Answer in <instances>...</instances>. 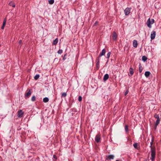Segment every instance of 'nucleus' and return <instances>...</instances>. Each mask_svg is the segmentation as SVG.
I'll return each mask as SVG.
<instances>
[{
    "mask_svg": "<svg viewBox=\"0 0 161 161\" xmlns=\"http://www.w3.org/2000/svg\"><path fill=\"white\" fill-rule=\"evenodd\" d=\"M66 56H67V54H65L63 58V59L64 60L66 59Z\"/></svg>",
    "mask_w": 161,
    "mask_h": 161,
    "instance_id": "nucleus-32",
    "label": "nucleus"
},
{
    "mask_svg": "<svg viewBox=\"0 0 161 161\" xmlns=\"http://www.w3.org/2000/svg\"><path fill=\"white\" fill-rule=\"evenodd\" d=\"M54 3V0H49L48 1V3L50 4H52Z\"/></svg>",
    "mask_w": 161,
    "mask_h": 161,
    "instance_id": "nucleus-26",
    "label": "nucleus"
},
{
    "mask_svg": "<svg viewBox=\"0 0 161 161\" xmlns=\"http://www.w3.org/2000/svg\"><path fill=\"white\" fill-rule=\"evenodd\" d=\"M98 23L97 21H96L94 24V26L96 25H97L98 24Z\"/></svg>",
    "mask_w": 161,
    "mask_h": 161,
    "instance_id": "nucleus-39",
    "label": "nucleus"
},
{
    "mask_svg": "<svg viewBox=\"0 0 161 161\" xmlns=\"http://www.w3.org/2000/svg\"><path fill=\"white\" fill-rule=\"evenodd\" d=\"M125 131L127 132L128 131V125H125Z\"/></svg>",
    "mask_w": 161,
    "mask_h": 161,
    "instance_id": "nucleus-25",
    "label": "nucleus"
},
{
    "mask_svg": "<svg viewBox=\"0 0 161 161\" xmlns=\"http://www.w3.org/2000/svg\"><path fill=\"white\" fill-rule=\"evenodd\" d=\"M139 70L140 73H141L143 70V68L141 64L140 63L139 64Z\"/></svg>",
    "mask_w": 161,
    "mask_h": 161,
    "instance_id": "nucleus-16",
    "label": "nucleus"
},
{
    "mask_svg": "<svg viewBox=\"0 0 161 161\" xmlns=\"http://www.w3.org/2000/svg\"><path fill=\"white\" fill-rule=\"evenodd\" d=\"M150 74L151 73L149 71H146L145 73V75L147 78L149 77Z\"/></svg>",
    "mask_w": 161,
    "mask_h": 161,
    "instance_id": "nucleus-15",
    "label": "nucleus"
},
{
    "mask_svg": "<svg viewBox=\"0 0 161 161\" xmlns=\"http://www.w3.org/2000/svg\"><path fill=\"white\" fill-rule=\"evenodd\" d=\"M110 54H111V52H108L107 54V56H106V57L108 58H109L110 56Z\"/></svg>",
    "mask_w": 161,
    "mask_h": 161,
    "instance_id": "nucleus-28",
    "label": "nucleus"
},
{
    "mask_svg": "<svg viewBox=\"0 0 161 161\" xmlns=\"http://www.w3.org/2000/svg\"><path fill=\"white\" fill-rule=\"evenodd\" d=\"M12 6L13 7H15V4L14 3H13L12 4Z\"/></svg>",
    "mask_w": 161,
    "mask_h": 161,
    "instance_id": "nucleus-40",
    "label": "nucleus"
},
{
    "mask_svg": "<svg viewBox=\"0 0 161 161\" xmlns=\"http://www.w3.org/2000/svg\"><path fill=\"white\" fill-rule=\"evenodd\" d=\"M67 96V93L66 92H63L61 94V97H65Z\"/></svg>",
    "mask_w": 161,
    "mask_h": 161,
    "instance_id": "nucleus-22",
    "label": "nucleus"
},
{
    "mask_svg": "<svg viewBox=\"0 0 161 161\" xmlns=\"http://www.w3.org/2000/svg\"><path fill=\"white\" fill-rule=\"evenodd\" d=\"M22 42V41L21 40H20L19 41V43H21Z\"/></svg>",
    "mask_w": 161,
    "mask_h": 161,
    "instance_id": "nucleus-44",
    "label": "nucleus"
},
{
    "mask_svg": "<svg viewBox=\"0 0 161 161\" xmlns=\"http://www.w3.org/2000/svg\"><path fill=\"white\" fill-rule=\"evenodd\" d=\"M49 101V99L48 97H45L43 98V102L44 103H47Z\"/></svg>",
    "mask_w": 161,
    "mask_h": 161,
    "instance_id": "nucleus-17",
    "label": "nucleus"
},
{
    "mask_svg": "<svg viewBox=\"0 0 161 161\" xmlns=\"http://www.w3.org/2000/svg\"><path fill=\"white\" fill-rule=\"evenodd\" d=\"M95 140L97 143L100 142V135L99 134H98L96 136L95 138Z\"/></svg>",
    "mask_w": 161,
    "mask_h": 161,
    "instance_id": "nucleus-6",
    "label": "nucleus"
},
{
    "mask_svg": "<svg viewBox=\"0 0 161 161\" xmlns=\"http://www.w3.org/2000/svg\"><path fill=\"white\" fill-rule=\"evenodd\" d=\"M28 91L26 92V93H25V99H26L27 98H28L31 95L32 92V90H27V91Z\"/></svg>",
    "mask_w": 161,
    "mask_h": 161,
    "instance_id": "nucleus-2",
    "label": "nucleus"
},
{
    "mask_svg": "<svg viewBox=\"0 0 161 161\" xmlns=\"http://www.w3.org/2000/svg\"><path fill=\"white\" fill-rule=\"evenodd\" d=\"M147 160H149V159H148H148H146V160H145V161H147Z\"/></svg>",
    "mask_w": 161,
    "mask_h": 161,
    "instance_id": "nucleus-45",
    "label": "nucleus"
},
{
    "mask_svg": "<svg viewBox=\"0 0 161 161\" xmlns=\"http://www.w3.org/2000/svg\"><path fill=\"white\" fill-rule=\"evenodd\" d=\"M36 97L35 96H33L31 98V100L32 102H34L36 100Z\"/></svg>",
    "mask_w": 161,
    "mask_h": 161,
    "instance_id": "nucleus-23",
    "label": "nucleus"
},
{
    "mask_svg": "<svg viewBox=\"0 0 161 161\" xmlns=\"http://www.w3.org/2000/svg\"><path fill=\"white\" fill-rule=\"evenodd\" d=\"M157 126L158 125H155V126L154 127L155 130H156L157 129Z\"/></svg>",
    "mask_w": 161,
    "mask_h": 161,
    "instance_id": "nucleus-42",
    "label": "nucleus"
},
{
    "mask_svg": "<svg viewBox=\"0 0 161 161\" xmlns=\"http://www.w3.org/2000/svg\"><path fill=\"white\" fill-rule=\"evenodd\" d=\"M6 18H5L4 20H3V24H6Z\"/></svg>",
    "mask_w": 161,
    "mask_h": 161,
    "instance_id": "nucleus-36",
    "label": "nucleus"
},
{
    "mask_svg": "<svg viewBox=\"0 0 161 161\" xmlns=\"http://www.w3.org/2000/svg\"><path fill=\"white\" fill-rule=\"evenodd\" d=\"M160 119H157V120H156V122L155 123V125H158V124L160 123Z\"/></svg>",
    "mask_w": 161,
    "mask_h": 161,
    "instance_id": "nucleus-19",
    "label": "nucleus"
},
{
    "mask_svg": "<svg viewBox=\"0 0 161 161\" xmlns=\"http://www.w3.org/2000/svg\"><path fill=\"white\" fill-rule=\"evenodd\" d=\"M40 75L39 74L36 75L34 77V79L35 80H37L39 77Z\"/></svg>",
    "mask_w": 161,
    "mask_h": 161,
    "instance_id": "nucleus-20",
    "label": "nucleus"
},
{
    "mask_svg": "<svg viewBox=\"0 0 161 161\" xmlns=\"http://www.w3.org/2000/svg\"><path fill=\"white\" fill-rule=\"evenodd\" d=\"M154 117L156 118L157 119H160L159 116L158 114H155L154 115Z\"/></svg>",
    "mask_w": 161,
    "mask_h": 161,
    "instance_id": "nucleus-18",
    "label": "nucleus"
},
{
    "mask_svg": "<svg viewBox=\"0 0 161 161\" xmlns=\"http://www.w3.org/2000/svg\"><path fill=\"white\" fill-rule=\"evenodd\" d=\"M147 57H146L145 56H144L142 57V59L144 62L146 61L147 60Z\"/></svg>",
    "mask_w": 161,
    "mask_h": 161,
    "instance_id": "nucleus-24",
    "label": "nucleus"
},
{
    "mask_svg": "<svg viewBox=\"0 0 161 161\" xmlns=\"http://www.w3.org/2000/svg\"><path fill=\"white\" fill-rule=\"evenodd\" d=\"M109 77V76L108 74H105L103 77V79L105 81V80H107L108 79Z\"/></svg>",
    "mask_w": 161,
    "mask_h": 161,
    "instance_id": "nucleus-12",
    "label": "nucleus"
},
{
    "mask_svg": "<svg viewBox=\"0 0 161 161\" xmlns=\"http://www.w3.org/2000/svg\"><path fill=\"white\" fill-rule=\"evenodd\" d=\"M107 157L108 160H111L114 159V156L113 155H110L107 156Z\"/></svg>",
    "mask_w": 161,
    "mask_h": 161,
    "instance_id": "nucleus-11",
    "label": "nucleus"
},
{
    "mask_svg": "<svg viewBox=\"0 0 161 161\" xmlns=\"http://www.w3.org/2000/svg\"><path fill=\"white\" fill-rule=\"evenodd\" d=\"M96 66L97 70H98L99 68V63L97 62Z\"/></svg>",
    "mask_w": 161,
    "mask_h": 161,
    "instance_id": "nucleus-21",
    "label": "nucleus"
},
{
    "mask_svg": "<svg viewBox=\"0 0 161 161\" xmlns=\"http://www.w3.org/2000/svg\"><path fill=\"white\" fill-rule=\"evenodd\" d=\"M82 97L81 96H79L78 97V101L79 102H81L82 101Z\"/></svg>",
    "mask_w": 161,
    "mask_h": 161,
    "instance_id": "nucleus-31",
    "label": "nucleus"
},
{
    "mask_svg": "<svg viewBox=\"0 0 161 161\" xmlns=\"http://www.w3.org/2000/svg\"><path fill=\"white\" fill-rule=\"evenodd\" d=\"M113 39V40L116 41L117 38V35L115 32L114 31L113 34L112 36Z\"/></svg>",
    "mask_w": 161,
    "mask_h": 161,
    "instance_id": "nucleus-8",
    "label": "nucleus"
},
{
    "mask_svg": "<svg viewBox=\"0 0 161 161\" xmlns=\"http://www.w3.org/2000/svg\"><path fill=\"white\" fill-rule=\"evenodd\" d=\"M58 38H56L55 39L53 42L52 45H56L58 43Z\"/></svg>",
    "mask_w": 161,
    "mask_h": 161,
    "instance_id": "nucleus-14",
    "label": "nucleus"
},
{
    "mask_svg": "<svg viewBox=\"0 0 161 161\" xmlns=\"http://www.w3.org/2000/svg\"><path fill=\"white\" fill-rule=\"evenodd\" d=\"M147 25V26L150 28H151L152 27V23L151 20L149 18L147 22L146 23Z\"/></svg>",
    "mask_w": 161,
    "mask_h": 161,
    "instance_id": "nucleus-5",
    "label": "nucleus"
},
{
    "mask_svg": "<svg viewBox=\"0 0 161 161\" xmlns=\"http://www.w3.org/2000/svg\"><path fill=\"white\" fill-rule=\"evenodd\" d=\"M8 4H9V5H10V3H9Z\"/></svg>",
    "mask_w": 161,
    "mask_h": 161,
    "instance_id": "nucleus-46",
    "label": "nucleus"
},
{
    "mask_svg": "<svg viewBox=\"0 0 161 161\" xmlns=\"http://www.w3.org/2000/svg\"><path fill=\"white\" fill-rule=\"evenodd\" d=\"M131 9V8H127L125 9L124 10V13L126 15H128L130 14Z\"/></svg>",
    "mask_w": 161,
    "mask_h": 161,
    "instance_id": "nucleus-3",
    "label": "nucleus"
},
{
    "mask_svg": "<svg viewBox=\"0 0 161 161\" xmlns=\"http://www.w3.org/2000/svg\"><path fill=\"white\" fill-rule=\"evenodd\" d=\"M24 113L22 110H20L18 112V116L19 118H21L23 117Z\"/></svg>",
    "mask_w": 161,
    "mask_h": 161,
    "instance_id": "nucleus-7",
    "label": "nucleus"
},
{
    "mask_svg": "<svg viewBox=\"0 0 161 161\" xmlns=\"http://www.w3.org/2000/svg\"><path fill=\"white\" fill-rule=\"evenodd\" d=\"M100 57H99V56H98V57L96 58V62L97 63H99Z\"/></svg>",
    "mask_w": 161,
    "mask_h": 161,
    "instance_id": "nucleus-29",
    "label": "nucleus"
},
{
    "mask_svg": "<svg viewBox=\"0 0 161 161\" xmlns=\"http://www.w3.org/2000/svg\"><path fill=\"white\" fill-rule=\"evenodd\" d=\"M63 53V50L62 49H59L58 52V53L59 54H61Z\"/></svg>",
    "mask_w": 161,
    "mask_h": 161,
    "instance_id": "nucleus-30",
    "label": "nucleus"
},
{
    "mask_svg": "<svg viewBox=\"0 0 161 161\" xmlns=\"http://www.w3.org/2000/svg\"><path fill=\"white\" fill-rule=\"evenodd\" d=\"M138 45L137 41L136 40H134L133 42V46L135 47H136Z\"/></svg>",
    "mask_w": 161,
    "mask_h": 161,
    "instance_id": "nucleus-10",
    "label": "nucleus"
},
{
    "mask_svg": "<svg viewBox=\"0 0 161 161\" xmlns=\"http://www.w3.org/2000/svg\"><path fill=\"white\" fill-rule=\"evenodd\" d=\"M138 143H135L133 144V146L136 149H137Z\"/></svg>",
    "mask_w": 161,
    "mask_h": 161,
    "instance_id": "nucleus-27",
    "label": "nucleus"
},
{
    "mask_svg": "<svg viewBox=\"0 0 161 161\" xmlns=\"http://www.w3.org/2000/svg\"><path fill=\"white\" fill-rule=\"evenodd\" d=\"M12 13H13V14H14V13H16V11L15 10H14V11H13L12 12Z\"/></svg>",
    "mask_w": 161,
    "mask_h": 161,
    "instance_id": "nucleus-43",
    "label": "nucleus"
},
{
    "mask_svg": "<svg viewBox=\"0 0 161 161\" xmlns=\"http://www.w3.org/2000/svg\"><path fill=\"white\" fill-rule=\"evenodd\" d=\"M5 25V24H3V25L1 27V29H3L4 28Z\"/></svg>",
    "mask_w": 161,
    "mask_h": 161,
    "instance_id": "nucleus-38",
    "label": "nucleus"
},
{
    "mask_svg": "<svg viewBox=\"0 0 161 161\" xmlns=\"http://www.w3.org/2000/svg\"><path fill=\"white\" fill-rule=\"evenodd\" d=\"M156 36V32L154 31H152L150 37L151 40H153L154 39L155 37Z\"/></svg>",
    "mask_w": 161,
    "mask_h": 161,
    "instance_id": "nucleus-4",
    "label": "nucleus"
},
{
    "mask_svg": "<svg viewBox=\"0 0 161 161\" xmlns=\"http://www.w3.org/2000/svg\"><path fill=\"white\" fill-rule=\"evenodd\" d=\"M106 53V50L103 49L102 50L101 52L99 55V57H101L102 56L104 55Z\"/></svg>",
    "mask_w": 161,
    "mask_h": 161,
    "instance_id": "nucleus-9",
    "label": "nucleus"
},
{
    "mask_svg": "<svg viewBox=\"0 0 161 161\" xmlns=\"http://www.w3.org/2000/svg\"><path fill=\"white\" fill-rule=\"evenodd\" d=\"M6 18H5L4 20H3V24H6Z\"/></svg>",
    "mask_w": 161,
    "mask_h": 161,
    "instance_id": "nucleus-37",
    "label": "nucleus"
},
{
    "mask_svg": "<svg viewBox=\"0 0 161 161\" xmlns=\"http://www.w3.org/2000/svg\"><path fill=\"white\" fill-rule=\"evenodd\" d=\"M153 142H150V146L151 148V157L150 159L152 161H154L156 157V152L155 147L154 146H152Z\"/></svg>",
    "mask_w": 161,
    "mask_h": 161,
    "instance_id": "nucleus-1",
    "label": "nucleus"
},
{
    "mask_svg": "<svg viewBox=\"0 0 161 161\" xmlns=\"http://www.w3.org/2000/svg\"><path fill=\"white\" fill-rule=\"evenodd\" d=\"M129 91L128 90H127L126 91L125 93V95L126 96L128 93Z\"/></svg>",
    "mask_w": 161,
    "mask_h": 161,
    "instance_id": "nucleus-34",
    "label": "nucleus"
},
{
    "mask_svg": "<svg viewBox=\"0 0 161 161\" xmlns=\"http://www.w3.org/2000/svg\"><path fill=\"white\" fill-rule=\"evenodd\" d=\"M129 71L130 73V75H129L130 76H131L134 73V70L133 68H130L129 69Z\"/></svg>",
    "mask_w": 161,
    "mask_h": 161,
    "instance_id": "nucleus-13",
    "label": "nucleus"
},
{
    "mask_svg": "<svg viewBox=\"0 0 161 161\" xmlns=\"http://www.w3.org/2000/svg\"><path fill=\"white\" fill-rule=\"evenodd\" d=\"M154 141V139L153 138V137L152 139L151 142H153Z\"/></svg>",
    "mask_w": 161,
    "mask_h": 161,
    "instance_id": "nucleus-41",
    "label": "nucleus"
},
{
    "mask_svg": "<svg viewBox=\"0 0 161 161\" xmlns=\"http://www.w3.org/2000/svg\"><path fill=\"white\" fill-rule=\"evenodd\" d=\"M53 158L56 160L57 159V156L55 155H53Z\"/></svg>",
    "mask_w": 161,
    "mask_h": 161,
    "instance_id": "nucleus-35",
    "label": "nucleus"
},
{
    "mask_svg": "<svg viewBox=\"0 0 161 161\" xmlns=\"http://www.w3.org/2000/svg\"><path fill=\"white\" fill-rule=\"evenodd\" d=\"M152 24H153L154 23V20L153 19H152L151 20Z\"/></svg>",
    "mask_w": 161,
    "mask_h": 161,
    "instance_id": "nucleus-33",
    "label": "nucleus"
}]
</instances>
